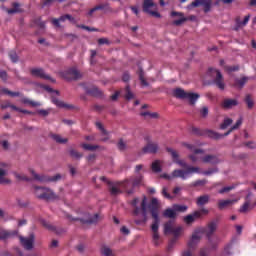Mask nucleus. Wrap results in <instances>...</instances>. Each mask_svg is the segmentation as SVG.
<instances>
[{
    "label": "nucleus",
    "instance_id": "f257e3e1",
    "mask_svg": "<svg viewBox=\"0 0 256 256\" xmlns=\"http://www.w3.org/2000/svg\"><path fill=\"white\" fill-rule=\"evenodd\" d=\"M173 95L177 99H184L185 101H188V103L190 105H195V103H197V101H199V97H201V95H199V93L187 92L181 88H176L173 91Z\"/></svg>",
    "mask_w": 256,
    "mask_h": 256
},
{
    "label": "nucleus",
    "instance_id": "f03ea898",
    "mask_svg": "<svg viewBox=\"0 0 256 256\" xmlns=\"http://www.w3.org/2000/svg\"><path fill=\"white\" fill-rule=\"evenodd\" d=\"M34 194L38 199H44V201H55L61 199V196L57 195L51 188L47 187H35Z\"/></svg>",
    "mask_w": 256,
    "mask_h": 256
},
{
    "label": "nucleus",
    "instance_id": "7ed1b4c3",
    "mask_svg": "<svg viewBox=\"0 0 256 256\" xmlns=\"http://www.w3.org/2000/svg\"><path fill=\"white\" fill-rule=\"evenodd\" d=\"M132 205L134 207V215H139L142 211L143 221L147 223V197L143 196L142 200L135 198L132 201Z\"/></svg>",
    "mask_w": 256,
    "mask_h": 256
},
{
    "label": "nucleus",
    "instance_id": "20e7f679",
    "mask_svg": "<svg viewBox=\"0 0 256 256\" xmlns=\"http://www.w3.org/2000/svg\"><path fill=\"white\" fill-rule=\"evenodd\" d=\"M110 193L111 195H119L120 193H123V191H126L128 195H132L133 189H128L126 182H116V183H110Z\"/></svg>",
    "mask_w": 256,
    "mask_h": 256
},
{
    "label": "nucleus",
    "instance_id": "39448f33",
    "mask_svg": "<svg viewBox=\"0 0 256 256\" xmlns=\"http://www.w3.org/2000/svg\"><path fill=\"white\" fill-rule=\"evenodd\" d=\"M182 147H186V149H189V151L193 152L192 154L188 155V159L192 163H198L199 158H198L197 155L205 154V150L199 149V148H195V145L187 143V142H183L182 143Z\"/></svg>",
    "mask_w": 256,
    "mask_h": 256
},
{
    "label": "nucleus",
    "instance_id": "423d86ee",
    "mask_svg": "<svg viewBox=\"0 0 256 256\" xmlns=\"http://www.w3.org/2000/svg\"><path fill=\"white\" fill-rule=\"evenodd\" d=\"M203 237V228H197L192 233L190 240L188 241L189 249H195L197 245L201 242V238Z\"/></svg>",
    "mask_w": 256,
    "mask_h": 256
},
{
    "label": "nucleus",
    "instance_id": "0eeeda50",
    "mask_svg": "<svg viewBox=\"0 0 256 256\" xmlns=\"http://www.w3.org/2000/svg\"><path fill=\"white\" fill-rule=\"evenodd\" d=\"M143 10L152 17H161V14L157 12V4L153 0H144Z\"/></svg>",
    "mask_w": 256,
    "mask_h": 256
},
{
    "label": "nucleus",
    "instance_id": "6e6552de",
    "mask_svg": "<svg viewBox=\"0 0 256 256\" xmlns=\"http://www.w3.org/2000/svg\"><path fill=\"white\" fill-rule=\"evenodd\" d=\"M209 73L211 77H214V83L223 91L225 89V82H223V75L221 72L215 68H210Z\"/></svg>",
    "mask_w": 256,
    "mask_h": 256
},
{
    "label": "nucleus",
    "instance_id": "1a4fd4ad",
    "mask_svg": "<svg viewBox=\"0 0 256 256\" xmlns=\"http://www.w3.org/2000/svg\"><path fill=\"white\" fill-rule=\"evenodd\" d=\"M70 221H81V223H88V225H94L95 223L99 222V214H87L85 218H73L72 216H68Z\"/></svg>",
    "mask_w": 256,
    "mask_h": 256
},
{
    "label": "nucleus",
    "instance_id": "9d476101",
    "mask_svg": "<svg viewBox=\"0 0 256 256\" xmlns=\"http://www.w3.org/2000/svg\"><path fill=\"white\" fill-rule=\"evenodd\" d=\"M148 209L152 215L153 221H161V219H159V200L157 198H152Z\"/></svg>",
    "mask_w": 256,
    "mask_h": 256
},
{
    "label": "nucleus",
    "instance_id": "9b49d317",
    "mask_svg": "<svg viewBox=\"0 0 256 256\" xmlns=\"http://www.w3.org/2000/svg\"><path fill=\"white\" fill-rule=\"evenodd\" d=\"M199 161L208 165H219V163H221V158L215 154H205L199 158Z\"/></svg>",
    "mask_w": 256,
    "mask_h": 256
},
{
    "label": "nucleus",
    "instance_id": "f8f14e48",
    "mask_svg": "<svg viewBox=\"0 0 256 256\" xmlns=\"http://www.w3.org/2000/svg\"><path fill=\"white\" fill-rule=\"evenodd\" d=\"M9 175V164L5 162H0V184H9L11 180L7 179L6 176Z\"/></svg>",
    "mask_w": 256,
    "mask_h": 256
},
{
    "label": "nucleus",
    "instance_id": "ddd939ff",
    "mask_svg": "<svg viewBox=\"0 0 256 256\" xmlns=\"http://www.w3.org/2000/svg\"><path fill=\"white\" fill-rule=\"evenodd\" d=\"M167 151L171 155L173 163H176V165H179V167H184L186 169L189 167L185 160L179 158V152H177L175 149L167 148Z\"/></svg>",
    "mask_w": 256,
    "mask_h": 256
},
{
    "label": "nucleus",
    "instance_id": "4468645a",
    "mask_svg": "<svg viewBox=\"0 0 256 256\" xmlns=\"http://www.w3.org/2000/svg\"><path fill=\"white\" fill-rule=\"evenodd\" d=\"M34 179H36L37 181H44V182H48V183H57V181H61V179H63V175L61 174H55L54 176H50L48 178H43L41 176H39L37 173H35V171H31Z\"/></svg>",
    "mask_w": 256,
    "mask_h": 256
},
{
    "label": "nucleus",
    "instance_id": "2eb2a0df",
    "mask_svg": "<svg viewBox=\"0 0 256 256\" xmlns=\"http://www.w3.org/2000/svg\"><path fill=\"white\" fill-rule=\"evenodd\" d=\"M60 75L64 78V79H81V72H79V70H77V68H71L69 70H66L64 72H60Z\"/></svg>",
    "mask_w": 256,
    "mask_h": 256
},
{
    "label": "nucleus",
    "instance_id": "dca6fc26",
    "mask_svg": "<svg viewBox=\"0 0 256 256\" xmlns=\"http://www.w3.org/2000/svg\"><path fill=\"white\" fill-rule=\"evenodd\" d=\"M45 89H46V91H50V93H52V103H54V105H56V107H60L63 109H69L71 107L68 104H65L63 101L59 100L58 98H55V95H59V91L52 90L49 87H45Z\"/></svg>",
    "mask_w": 256,
    "mask_h": 256
},
{
    "label": "nucleus",
    "instance_id": "f3484780",
    "mask_svg": "<svg viewBox=\"0 0 256 256\" xmlns=\"http://www.w3.org/2000/svg\"><path fill=\"white\" fill-rule=\"evenodd\" d=\"M19 239L24 249H27L28 251L33 249V243H35V235L31 234L28 237L20 236Z\"/></svg>",
    "mask_w": 256,
    "mask_h": 256
},
{
    "label": "nucleus",
    "instance_id": "a211bd4d",
    "mask_svg": "<svg viewBox=\"0 0 256 256\" xmlns=\"http://www.w3.org/2000/svg\"><path fill=\"white\" fill-rule=\"evenodd\" d=\"M172 17H178V20H174V25H183V23H185V21H195V16H190L189 18L185 17V15H183V13L181 12H172L171 13Z\"/></svg>",
    "mask_w": 256,
    "mask_h": 256
},
{
    "label": "nucleus",
    "instance_id": "6ab92c4d",
    "mask_svg": "<svg viewBox=\"0 0 256 256\" xmlns=\"http://www.w3.org/2000/svg\"><path fill=\"white\" fill-rule=\"evenodd\" d=\"M219 222L217 220H213L207 224L205 228H203V233H205L206 237H211L213 233L217 231V227Z\"/></svg>",
    "mask_w": 256,
    "mask_h": 256
},
{
    "label": "nucleus",
    "instance_id": "aec40b11",
    "mask_svg": "<svg viewBox=\"0 0 256 256\" xmlns=\"http://www.w3.org/2000/svg\"><path fill=\"white\" fill-rule=\"evenodd\" d=\"M31 74L33 77H39L40 79H48L49 81H52V83H55V79L51 78V76L47 75L45 71L41 68H34L31 70Z\"/></svg>",
    "mask_w": 256,
    "mask_h": 256
},
{
    "label": "nucleus",
    "instance_id": "412c9836",
    "mask_svg": "<svg viewBox=\"0 0 256 256\" xmlns=\"http://www.w3.org/2000/svg\"><path fill=\"white\" fill-rule=\"evenodd\" d=\"M172 177L173 179H182L183 181H185L189 179V172L187 169H175L174 171H172Z\"/></svg>",
    "mask_w": 256,
    "mask_h": 256
},
{
    "label": "nucleus",
    "instance_id": "4be33fe9",
    "mask_svg": "<svg viewBox=\"0 0 256 256\" xmlns=\"http://www.w3.org/2000/svg\"><path fill=\"white\" fill-rule=\"evenodd\" d=\"M161 221H153L151 231L153 232V241L155 245H159V225Z\"/></svg>",
    "mask_w": 256,
    "mask_h": 256
},
{
    "label": "nucleus",
    "instance_id": "5701e85b",
    "mask_svg": "<svg viewBox=\"0 0 256 256\" xmlns=\"http://www.w3.org/2000/svg\"><path fill=\"white\" fill-rule=\"evenodd\" d=\"M239 199H227V200H219L218 201V208L223 210L226 207H231V205H235Z\"/></svg>",
    "mask_w": 256,
    "mask_h": 256
},
{
    "label": "nucleus",
    "instance_id": "b1692460",
    "mask_svg": "<svg viewBox=\"0 0 256 256\" xmlns=\"http://www.w3.org/2000/svg\"><path fill=\"white\" fill-rule=\"evenodd\" d=\"M237 105H239L237 99L226 98L222 102V107L224 109H233V107H237Z\"/></svg>",
    "mask_w": 256,
    "mask_h": 256
},
{
    "label": "nucleus",
    "instance_id": "393cba45",
    "mask_svg": "<svg viewBox=\"0 0 256 256\" xmlns=\"http://www.w3.org/2000/svg\"><path fill=\"white\" fill-rule=\"evenodd\" d=\"M125 183L127 184V187H138V185H141L143 183V176H138L136 178H130L128 180H125Z\"/></svg>",
    "mask_w": 256,
    "mask_h": 256
},
{
    "label": "nucleus",
    "instance_id": "a878e982",
    "mask_svg": "<svg viewBox=\"0 0 256 256\" xmlns=\"http://www.w3.org/2000/svg\"><path fill=\"white\" fill-rule=\"evenodd\" d=\"M251 196L252 194H247L245 198V203L244 205L240 208V213H247L249 209H253V205L251 204Z\"/></svg>",
    "mask_w": 256,
    "mask_h": 256
},
{
    "label": "nucleus",
    "instance_id": "bb28decb",
    "mask_svg": "<svg viewBox=\"0 0 256 256\" xmlns=\"http://www.w3.org/2000/svg\"><path fill=\"white\" fill-rule=\"evenodd\" d=\"M2 9L6 13H8V15H15V13H21V5H19V3H14L12 9H9L5 6H2Z\"/></svg>",
    "mask_w": 256,
    "mask_h": 256
},
{
    "label": "nucleus",
    "instance_id": "cd10ccee",
    "mask_svg": "<svg viewBox=\"0 0 256 256\" xmlns=\"http://www.w3.org/2000/svg\"><path fill=\"white\" fill-rule=\"evenodd\" d=\"M210 199H211V196H209L208 194H204L202 196H199L196 199V205L198 207H203L204 205H207V203H209Z\"/></svg>",
    "mask_w": 256,
    "mask_h": 256
},
{
    "label": "nucleus",
    "instance_id": "c85d7f7f",
    "mask_svg": "<svg viewBox=\"0 0 256 256\" xmlns=\"http://www.w3.org/2000/svg\"><path fill=\"white\" fill-rule=\"evenodd\" d=\"M96 127L102 133L103 137H102L101 141H104V142L109 141V138H110L109 132L107 130H105V128L103 127V124H101V122H96Z\"/></svg>",
    "mask_w": 256,
    "mask_h": 256
},
{
    "label": "nucleus",
    "instance_id": "c756f323",
    "mask_svg": "<svg viewBox=\"0 0 256 256\" xmlns=\"http://www.w3.org/2000/svg\"><path fill=\"white\" fill-rule=\"evenodd\" d=\"M159 151V146L156 143H148L143 148V153H157Z\"/></svg>",
    "mask_w": 256,
    "mask_h": 256
},
{
    "label": "nucleus",
    "instance_id": "7c9ffc66",
    "mask_svg": "<svg viewBox=\"0 0 256 256\" xmlns=\"http://www.w3.org/2000/svg\"><path fill=\"white\" fill-rule=\"evenodd\" d=\"M198 215L199 213L193 212L192 214L185 216L184 223H186V225H191L192 223H195V220L199 219Z\"/></svg>",
    "mask_w": 256,
    "mask_h": 256
},
{
    "label": "nucleus",
    "instance_id": "2f4dec72",
    "mask_svg": "<svg viewBox=\"0 0 256 256\" xmlns=\"http://www.w3.org/2000/svg\"><path fill=\"white\" fill-rule=\"evenodd\" d=\"M187 170H188V177L193 175V173H197L198 175H203V170L201 169V167H198V166H188Z\"/></svg>",
    "mask_w": 256,
    "mask_h": 256
},
{
    "label": "nucleus",
    "instance_id": "473e14b6",
    "mask_svg": "<svg viewBox=\"0 0 256 256\" xmlns=\"http://www.w3.org/2000/svg\"><path fill=\"white\" fill-rule=\"evenodd\" d=\"M14 235H17V232L7 230L0 231V239H11V237H14Z\"/></svg>",
    "mask_w": 256,
    "mask_h": 256
},
{
    "label": "nucleus",
    "instance_id": "72a5a7b5",
    "mask_svg": "<svg viewBox=\"0 0 256 256\" xmlns=\"http://www.w3.org/2000/svg\"><path fill=\"white\" fill-rule=\"evenodd\" d=\"M52 139L56 142L59 143L60 145H65L66 143H68L69 139L64 138L63 136L59 135V134H54L52 135Z\"/></svg>",
    "mask_w": 256,
    "mask_h": 256
},
{
    "label": "nucleus",
    "instance_id": "f704fd0d",
    "mask_svg": "<svg viewBox=\"0 0 256 256\" xmlns=\"http://www.w3.org/2000/svg\"><path fill=\"white\" fill-rule=\"evenodd\" d=\"M247 81H249V77L238 78L235 80V87H238V89H243Z\"/></svg>",
    "mask_w": 256,
    "mask_h": 256
},
{
    "label": "nucleus",
    "instance_id": "c9c22d12",
    "mask_svg": "<svg viewBox=\"0 0 256 256\" xmlns=\"http://www.w3.org/2000/svg\"><path fill=\"white\" fill-rule=\"evenodd\" d=\"M100 253L104 256H115V252L109 246H102Z\"/></svg>",
    "mask_w": 256,
    "mask_h": 256
},
{
    "label": "nucleus",
    "instance_id": "e433bc0d",
    "mask_svg": "<svg viewBox=\"0 0 256 256\" xmlns=\"http://www.w3.org/2000/svg\"><path fill=\"white\" fill-rule=\"evenodd\" d=\"M242 124H243V119H241V118L238 119L236 121V123L229 129V131L224 134V137H227V135H229V134L233 133V131L239 129V127H241Z\"/></svg>",
    "mask_w": 256,
    "mask_h": 256
},
{
    "label": "nucleus",
    "instance_id": "4c0bfd02",
    "mask_svg": "<svg viewBox=\"0 0 256 256\" xmlns=\"http://www.w3.org/2000/svg\"><path fill=\"white\" fill-rule=\"evenodd\" d=\"M242 124H243V119H241V118L238 119L236 121V123L229 129V131L224 134V137H227V135H229V134L233 133V131L239 129V127H241Z\"/></svg>",
    "mask_w": 256,
    "mask_h": 256
},
{
    "label": "nucleus",
    "instance_id": "58836bf2",
    "mask_svg": "<svg viewBox=\"0 0 256 256\" xmlns=\"http://www.w3.org/2000/svg\"><path fill=\"white\" fill-rule=\"evenodd\" d=\"M175 229V222L169 221L164 225V233H173Z\"/></svg>",
    "mask_w": 256,
    "mask_h": 256
},
{
    "label": "nucleus",
    "instance_id": "ea45409f",
    "mask_svg": "<svg viewBox=\"0 0 256 256\" xmlns=\"http://www.w3.org/2000/svg\"><path fill=\"white\" fill-rule=\"evenodd\" d=\"M22 103L25 105H31V107H41V103L35 102L27 97L22 98Z\"/></svg>",
    "mask_w": 256,
    "mask_h": 256
},
{
    "label": "nucleus",
    "instance_id": "a19ab883",
    "mask_svg": "<svg viewBox=\"0 0 256 256\" xmlns=\"http://www.w3.org/2000/svg\"><path fill=\"white\" fill-rule=\"evenodd\" d=\"M164 217H168V219H175V217H177V212H175V208L166 209L164 211Z\"/></svg>",
    "mask_w": 256,
    "mask_h": 256
},
{
    "label": "nucleus",
    "instance_id": "79ce46f5",
    "mask_svg": "<svg viewBox=\"0 0 256 256\" xmlns=\"http://www.w3.org/2000/svg\"><path fill=\"white\" fill-rule=\"evenodd\" d=\"M142 117H146L147 119H159V114L157 112H142Z\"/></svg>",
    "mask_w": 256,
    "mask_h": 256
},
{
    "label": "nucleus",
    "instance_id": "37998d69",
    "mask_svg": "<svg viewBox=\"0 0 256 256\" xmlns=\"http://www.w3.org/2000/svg\"><path fill=\"white\" fill-rule=\"evenodd\" d=\"M233 124V119L226 117L224 118V121L220 125V129H227V127H230Z\"/></svg>",
    "mask_w": 256,
    "mask_h": 256
},
{
    "label": "nucleus",
    "instance_id": "c03bdc74",
    "mask_svg": "<svg viewBox=\"0 0 256 256\" xmlns=\"http://www.w3.org/2000/svg\"><path fill=\"white\" fill-rule=\"evenodd\" d=\"M81 147L85 151H95V150L99 149L98 145H91V144H86V143L81 144Z\"/></svg>",
    "mask_w": 256,
    "mask_h": 256
},
{
    "label": "nucleus",
    "instance_id": "a18cd8bd",
    "mask_svg": "<svg viewBox=\"0 0 256 256\" xmlns=\"http://www.w3.org/2000/svg\"><path fill=\"white\" fill-rule=\"evenodd\" d=\"M69 155L73 159H81V157H83V154L80 153L79 151L75 150V149H70L69 150Z\"/></svg>",
    "mask_w": 256,
    "mask_h": 256
},
{
    "label": "nucleus",
    "instance_id": "49530a36",
    "mask_svg": "<svg viewBox=\"0 0 256 256\" xmlns=\"http://www.w3.org/2000/svg\"><path fill=\"white\" fill-rule=\"evenodd\" d=\"M202 7H204V12L209 13L211 11V0H202Z\"/></svg>",
    "mask_w": 256,
    "mask_h": 256
},
{
    "label": "nucleus",
    "instance_id": "de8ad7c7",
    "mask_svg": "<svg viewBox=\"0 0 256 256\" xmlns=\"http://www.w3.org/2000/svg\"><path fill=\"white\" fill-rule=\"evenodd\" d=\"M152 171H154L155 173H160L161 161L156 160L155 162L152 163Z\"/></svg>",
    "mask_w": 256,
    "mask_h": 256
},
{
    "label": "nucleus",
    "instance_id": "09e8293b",
    "mask_svg": "<svg viewBox=\"0 0 256 256\" xmlns=\"http://www.w3.org/2000/svg\"><path fill=\"white\" fill-rule=\"evenodd\" d=\"M16 203H17L18 207H20L21 209H25V207H27L29 205V201L23 200L21 198H18L16 200Z\"/></svg>",
    "mask_w": 256,
    "mask_h": 256
},
{
    "label": "nucleus",
    "instance_id": "8fccbe9b",
    "mask_svg": "<svg viewBox=\"0 0 256 256\" xmlns=\"http://www.w3.org/2000/svg\"><path fill=\"white\" fill-rule=\"evenodd\" d=\"M181 233H183V226H175L174 230L172 231V235H174V237H179Z\"/></svg>",
    "mask_w": 256,
    "mask_h": 256
},
{
    "label": "nucleus",
    "instance_id": "3c124183",
    "mask_svg": "<svg viewBox=\"0 0 256 256\" xmlns=\"http://www.w3.org/2000/svg\"><path fill=\"white\" fill-rule=\"evenodd\" d=\"M195 213H198L197 217L198 219H201V217H203V215H209V209L207 208H201L198 211H194Z\"/></svg>",
    "mask_w": 256,
    "mask_h": 256
},
{
    "label": "nucleus",
    "instance_id": "603ef678",
    "mask_svg": "<svg viewBox=\"0 0 256 256\" xmlns=\"http://www.w3.org/2000/svg\"><path fill=\"white\" fill-rule=\"evenodd\" d=\"M139 79H140L141 85H143L144 87L149 86V83L147 82V80H145V74L143 73V70H141L139 73Z\"/></svg>",
    "mask_w": 256,
    "mask_h": 256
},
{
    "label": "nucleus",
    "instance_id": "864d4df0",
    "mask_svg": "<svg viewBox=\"0 0 256 256\" xmlns=\"http://www.w3.org/2000/svg\"><path fill=\"white\" fill-rule=\"evenodd\" d=\"M202 1L203 0H194V2H192L190 5L187 6V9L189 11H191V9H193V7H201Z\"/></svg>",
    "mask_w": 256,
    "mask_h": 256
},
{
    "label": "nucleus",
    "instance_id": "5fc2aeb1",
    "mask_svg": "<svg viewBox=\"0 0 256 256\" xmlns=\"http://www.w3.org/2000/svg\"><path fill=\"white\" fill-rule=\"evenodd\" d=\"M173 209L176 213H177V211H179L180 213H185V211H187V206H185V205H174Z\"/></svg>",
    "mask_w": 256,
    "mask_h": 256
},
{
    "label": "nucleus",
    "instance_id": "6e6d98bb",
    "mask_svg": "<svg viewBox=\"0 0 256 256\" xmlns=\"http://www.w3.org/2000/svg\"><path fill=\"white\" fill-rule=\"evenodd\" d=\"M117 147L119 149V151H126L127 149V142L124 140H119Z\"/></svg>",
    "mask_w": 256,
    "mask_h": 256
},
{
    "label": "nucleus",
    "instance_id": "4d7b16f0",
    "mask_svg": "<svg viewBox=\"0 0 256 256\" xmlns=\"http://www.w3.org/2000/svg\"><path fill=\"white\" fill-rule=\"evenodd\" d=\"M9 57H10L12 63H17L19 61V56H17V52H15V51H11L9 53Z\"/></svg>",
    "mask_w": 256,
    "mask_h": 256
},
{
    "label": "nucleus",
    "instance_id": "13d9d810",
    "mask_svg": "<svg viewBox=\"0 0 256 256\" xmlns=\"http://www.w3.org/2000/svg\"><path fill=\"white\" fill-rule=\"evenodd\" d=\"M245 101L248 109H253V106L255 105V103L253 102V99H251V96H246Z\"/></svg>",
    "mask_w": 256,
    "mask_h": 256
},
{
    "label": "nucleus",
    "instance_id": "bf43d9fd",
    "mask_svg": "<svg viewBox=\"0 0 256 256\" xmlns=\"http://www.w3.org/2000/svg\"><path fill=\"white\" fill-rule=\"evenodd\" d=\"M219 170L217 168H211L206 171H202V175L210 176L213 175L214 173H217Z\"/></svg>",
    "mask_w": 256,
    "mask_h": 256
},
{
    "label": "nucleus",
    "instance_id": "052dcab7",
    "mask_svg": "<svg viewBox=\"0 0 256 256\" xmlns=\"http://www.w3.org/2000/svg\"><path fill=\"white\" fill-rule=\"evenodd\" d=\"M201 117H207L209 115V108L207 106L202 107L200 109Z\"/></svg>",
    "mask_w": 256,
    "mask_h": 256
},
{
    "label": "nucleus",
    "instance_id": "680f3d73",
    "mask_svg": "<svg viewBox=\"0 0 256 256\" xmlns=\"http://www.w3.org/2000/svg\"><path fill=\"white\" fill-rule=\"evenodd\" d=\"M99 9H103V6H96V7L92 8V9L88 12L87 16H88V17H93V13H95V11H99Z\"/></svg>",
    "mask_w": 256,
    "mask_h": 256
},
{
    "label": "nucleus",
    "instance_id": "e2e57ef3",
    "mask_svg": "<svg viewBox=\"0 0 256 256\" xmlns=\"http://www.w3.org/2000/svg\"><path fill=\"white\" fill-rule=\"evenodd\" d=\"M201 185H207V180L206 179H204V180H197L196 182L193 183L194 187H199Z\"/></svg>",
    "mask_w": 256,
    "mask_h": 256
},
{
    "label": "nucleus",
    "instance_id": "0e129e2a",
    "mask_svg": "<svg viewBox=\"0 0 256 256\" xmlns=\"http://www.w3.org/2000/svg\"><path fill=\"white\" fill-rule=\"evenodd\" d=\"M90 93L95 97H99L101 95V90H99L98 88H93L92 91H90Z\"/></svg>",
    "mask_w": 256,
    "mask_h": 256
},
{
    "label": "nucleus",
    "instance_id": "69168bd1",
    "mask_svg": "<svg viewBox=\"0 0 256 256\" xmlns=\"http://www.w3.org/2000/svg\"><path fill=\"white\" fill-rule=\"evenodd\" d=\"M134 95L133 92L129 89V87L126 88V99H133Z\"/></svg>",
    "mask_w": 256,
    "mask_h": 256
},
{
    "label": "nucleus",
    "instance_id": "338daca9",
    "mask_svg": "<svg viewBox=\"0 0 256 256\" xmlns=\"http://www.w3.org/2000/svg\"><path fill=\"white\" fill-rule=\"evenodd\" d=\"M38 115H41L42 117H47V115H49V110H38L37 111Z\"/></svg>",
    "mask_w": 256,
    "mask_h": 256
},
{
    "label": "nucleus",
    "instance_id": "774afa93",
    "mask_svg": "<svg viewBox=\"0 0 256 256\" xmlns=\"http://www.w3.org/2000/svg\"><path fill=\"white\" fill-rule=\"evenodd\" d=\"M121 234L122 235H129V233H131V231H129V228H127V226H123L121 229Z\"/></svg>",
    "mask_w": 256,
    "mask_h": 256
}]
</instances>
